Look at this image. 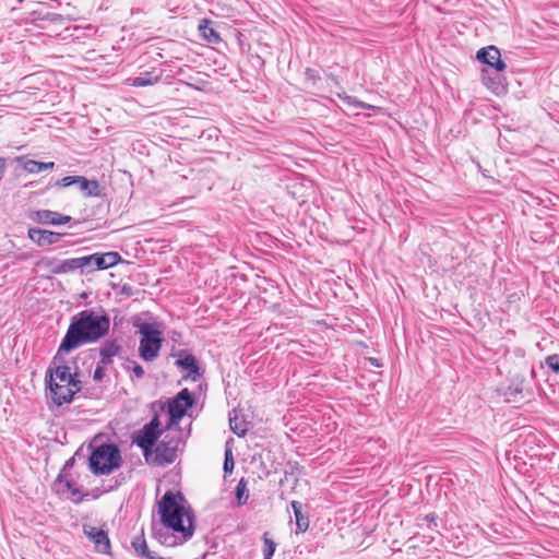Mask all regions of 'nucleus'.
<instances>
[{"instance_id":"25","label":"nucleus","mask_w":559,"mask_h":559,"mask_svg":"<svg viewBox=\"0 0 559 559\" xmlns=\"http://www.w3.org/2000/svg\"><path fill=\"white\" fill-rule=\"evenodd\" d=\"M79 264L81 274H90L95 271L92 254L79 257Z\"/></svg>"},{"instance_id":"3","label":"nucleus","mask_w":559,"mask_h":559,"mask_svg":"<svg viewBox=\"0 0 559 559\" xmlns=\"http://www.w3.org/2000/svg\"><path fill=\"white\" fill-rule=\"evenodd\" d=\"M58 357H55L52 365L46 373L48 383V396L51 402L61 406L70 403L76 392L81 390V382L76 378V373H72L67 365H58Z\"/></svg>"},{"instance_id":"1","label":"nucleus","mask_w":559,"mask_h":559,"mask_svg":"<svg viewBox=\"0 0 559 559\" xmlns=\"http://www.w3.org/2000/svg\"><path fill=\"white\" fill-rule=\"evenodd\" d=\"M110 328L108 316L94 310H83L72 317L58 354L69 353L85 344L95 343L107 335Z\"/></svg>"},{"instance_id":"4","label":"nucleus","mask_w":559,"mask_h":559,"mask_svg":"<svg viewBox=\"0 0 559 559\" xmlns=\"http://www.w3.org/2000/svg\"><path fill=\"white\" fill-rule=\"evenodd\" d=\"M90 468L96 475H106L118 468L121 455L117 445L102 444L90 456Z\"/></svg>"},{"instance_id":"13","label":"nucleus","mask_w":559,"mask_h":559,"mask_svg":"<svg viewBox=\"0 0 559 559\" xmlns=\"http://www.w3.org/2000/svg\"><path fill=\"white\" fill-rule=\"evenodd\" d=\"M62 235L51 230L39 228H31L28 230V238L38 246H47L58 242Z\"/></svg>"},{"instance_id":"30","label":"nucleus","mask_w":559,"mask_h":559,"mask_svg":"<svg viewBox=\"0 0 559 559\" xmlns=\"http://www.w3.org/2000/svg\"><path fill=\"white\" fill-rule=\"evenodd\" d=\"M545 362L549 369L559 374V355L552 354L546 357Z\"/></svg>"},{"instance_id":"34","label":"nucleus","mask_w":559,"mask_h":559,"mask_svg":"<svg viewBox=\"0 0 559 559\" xmlns=\"http://www.w3.org/2000/svg\"><path fill=\"white\" fill-rule=\"evenodd\" d=\"M93 263H94V270H105V264L103 261L102 253H93L92 254Z\"/></svg>"},{"instance_id":"17","label":"nucleus","mask_w":559,"mask_h":559,"mask_svg":"<svg viewBox=\"0 0 559 559\" xmlns=\"http://www.w3.org/2000/svg\"><path fill=\"white\" fill-rule=\"evenodd\" d=\"M160 80L159 74H155L154 72L147 71L142 73L136 78H128L126 80V84L134 87H144L158 83Z\"/></svg>"},{"instance_id":"39","label":"nucleus","mask_w":559,"mask_h":559,"mask_svg":"<svg viewBox=\"0 0 559 559\" xmlns=\"http://www.w3.org/2000/svg\"><path fill=\"white\" fill-rule=\"evenodd\" d=\"M427 519H428L429 521H432V520L435 519V515H433V514H429V515H427Z\"/></svg>"},{"instance_id":"7","label":"nucleus","mask_w":559,"mask_h":559,"mask_svg":"<svg viewBox=\"0 0 559 559\" xmlns=\"http://www.w3.org/2000/svg\"><path fill=\"white\" fill-rule=\"evenodd\" d=\"M193 404V396L188 389L181 390L169 403V415L179 419L185 416L188 408Z\"/></svg>"},{"instance_id":"10","label":"nucleus","mask_w":559,"mask_h":559,"mask_svg":"<svg viewBox=\"0 0 559 559\" xmlns=\"http://www.w3.org/2000/svg\"><path fill=\"white\" fill-rule=\"evenodd\" d=\"M178 441H160L155 449V463L170 464L177 457Z\"/></svg>"},{"instance_id":"14","label":"nucleus","mask_w":559,"mask_h":559,"mask_svg":"<svg viewBox=\"0 0 559 559\" xmlns=\"http://www.w3.org/2000/svg\"><path fill=\"white\" fill-rule=\"evenodd\" d=\"M34 219L41 224L64 225L71 221V216L49 210H39L35 212Z\"/></svg>"},{"instance_id":"27","label":"nucleus","mask_w":559,"mask_h":559,"mask_svg":"<svg viewBox=\"0 0 559 559\" xmlns=\"http://www.w3.org/2000/svg\"><path fill=\"white\" fill-rule=\"evenodd\" d=\"M522 393H523V386H522V382H521L515 385L508 386V389L504 392V396L508 401L516 402L518 396L519 395L522 396Z\"/></svg>"},{"instance_id":"9","label":"nucleus","mask_w":559,"mask_h":559,"mask_svg":"<svg viewBox=\"0 0 559 559\" xmlns=\"http://www.w3.org/2000/svg\"><path fill=\"white\" fill-rule=\"evenodd\" d=\"M477 59L497 72H502L507 68L506 63L501 60L500 50L495 46L479 49L477 51Z\"/></svg>"},{"instance_id":"31","label":"nucleus","mask_w":559,"mask_h":559,"mask_svg":"<svg viewBox=\"0 0 559 559\" xmlns=\"http://www.w3.org/2000/svg\"><path fill=\"white\" fill-rule=\"evenodd\" d=\"M234 457L230 449H226L225 451V460H224V472L226 474L231 473L234 469Z\"/></svg>"},{"instance_id":"12","label":"nucleus","mask_w":559,"mask_h":559,"mask_svg":"<svg viewBox=\"0 0 559 559\" xmlns=\"http://www.w3.org/2000/svg\"><path fill=\"white\" fill-rule=\"evenodd\" d=\"M46 265L53 274H67L76 271L80 272L79 258H71L66 260L51 259L46 261Z\"/></svg>"},{"instance_id":"15","label":"nucleus","mask_w":559,"mask_h":559,"mask_svg":"<svg viewBox=\"0 0 559 559\" xmlns=\"http://www.w3.org/2000/svg\"><path fill=\"white\" fill-rule=\"evenodd\" d=\"M76 186L87 198L103 195V189L100 188L99 182L95 179H87L83 176H76Z\"/></svg>"},{"instance_id":"32","label":"nucleus","mask_w":559,"mask_h":559,"mask_svg":"<svg viewBox=\"0 0 559 559\" xmlns=\"http://www.w3.org/2000/svg\"><path fill=\"white\" fill-rule=\"evenodd\" d=\"M76 185V176H67L56 182L57 187H70Z\"/></svg>"},{"instance_id":"11","label":"nucleus","mask_w":559,"mask_h":559,"mask_svg":"<svg viewBox=\"0 0 559 559\" xmlns=\"http://www.w3.org/2000/svg\"><path fill=\"white\" fill-rule=\"evenodd\" d=\"M85 535L94 543L96 551L110 554V540L104 530L94 526H84Z\"/></svg>"},{"instance_id":"19","label":"nucleus","mask_w":559,"mask_h":559,"mask_svg":"<svg viewBox=\"0 0 559 559\" xmlns=\"http://www.w3.org/2000/svg\"><path fill=\"white\" fill-rule=\"evenodd\" d=\"M132 547L143 559H162L155 551H151L143 536H138L132 540Z\"/></svg>"},{"instance_id":"33","label":"nucleus","mask_w":559,"mask_h":559,"mask_svg":"<svg viewBox=\"0 0 559 559\" xmlns=\"http://www.w3.org/2000/svg\"><path fill=\"white\" fill-rule=\"evenodd\" d=\"M128 369H131L135 377L139 379L144 376L143 367L136 364L135 361H129Z\"/></svg>"},{"instance_id":"8","label":"nucleus","mask_w":559,"mask_h":559,"mask_svg":"<svg viewBox=\"0 0 559 559\" xmlns=\"http://www.w3.org/2000/svg\"><path fill=\"white\" fill-rule=\"evenodd\" d=\"M53 490L68 499L73 501L81 500V491L76 487V484L66 474H60L53 483Z\"/></svg>"},{"instance_id":"22","label":"nucleus","mask_w":559,"mask_h":559,"mask_svg":"<svg viewBox=\"0 0 559 559\" xmlns=\"http://www.w3.org/2000/svg\"><path fill=\"white\" fill-rule=\"evenodd\" d=\"M199 32L209 43L216 44L221 40L219 34L211 26V22L209 20H202L200 22Z\"/></svg>"},{"instance_id":"6","label":"nucleus","mask_w":559,"mask_h":559,"mask_svg":"<svg viewBox=\"0 0 559 559\" xmlns=\"http://www.w3.org/2000/svg\"><path fill=\"white\" fill-rule=\"evenodd\" d=\"M159 435L160 430L157 417L153 418L148 424L144 425V427L138 431L134 438V442L139 448L142 449L146 461H148L151 449L157 441Z\"/></svg>"},{"instance_id":"16","label":"nucleus","mask_w":559,"mask_h":559,"mask_svg":"<svg viewBox=\"0 0 559 559\" xmlns=\"http://www.w3.org/2000/svg\"><path fill=\"white\" fill-rule=\"evenodd\" d=\"M176 364L187 371V377L191 378L195 381L200 377L199 366L194 356L190 354L180 355V358L176 361Z\"/></svg>"},{"instance_id":"2","label":"nucleus","mask_w":559,"mask_h":559,"mask_svg":"<svg viewBox=\"0 0 559 559\" xmlns=\"http://www.w3.org/2000/svg\"><path fill=\"white\" fill-rule=\"evenodd\" d=\"M158 513L165 528L180 534V542L183 543L192 537L193 513L190 507L186 506L183 496L167 491L158 502Z\"/></svg>"},{"instance_id":"36","label":"nucleus","mask_w":559,"mask_h":559,"mask_svg":"<svg viewBox=\"0 0 559 559\" xmlns=\"http://www.w3.org/2000/svg\"><path fill=\"white\" fill-rule=\"evenodd\" d=\"M163 544L167 545V546H175L177 545V542L170 537L168 538H165L164 540H160Z\"/></svg>"},{"instance_id":"18","label":"nucleus","mask_w":559,"mask_h":559,"mask_svg":"<svg viewBox=\"0 0 559 559\" xmlns=\"http://www.w3.org/2000/svg\"><path fill=\"white\" fill-rule=\"evenodd\" d=\"M19 162L22 163L23 169L29 174H38L45 170H51L55 167L53 162L44 163L34 159L24 160L22 157L19 158Z\"/></svg>"},{"instance_id":"23","label":"nucleus","mask_w":559,"mask_h":559,"mask_svg":"<svg viewBox=\"0 0 559 559\" xmlns=\"http://www.w3.org/2000/svg\"><path fill=\"white\" fill-rule=\"evenodd\" d=\"M120 352V346L116 342H106L100 348V356L103 364L111 362L112 357L117 356Z\"/></svg>"},{"instance_id":"37","label":"nucleus","mask_w":559,"mask_h":559,"mask_svg":"<svg viewBox=\"0 0 559 559\" xmlns=\"http://www.w3.org/2000/svg\"><path fill=\"white\" fill-rule=\"evenodd\" d=\"M102 377V369L98 367L96 370H95V373H94V378L95 379H98Z\"/></svg>"},{"instance_id":"5","label":"nucleus","mask_w":559,"mask_h":559,"mask_svg":"<svg viewBox=\"0 0 559 559\" xmlns=\"http://www.w3.org/2000/svg\"><path fill=\"white\" fill-rule=\"evenodd\" d=\"M138 332L141 334L139 355L145 361L155 360L164 342L163 332L158 325L152 323H141L138 325Z\"/></svg>"},{"instance_id":"24","label":"nucleus","mask_w":559,"mask_h":559,"mask_svg":"<svg viewBox=\"0 0 559 559\" xmlns=\"http://www.w3.org/2000/svg\"><path fill=\"white\" fill-rule=\"evenodd\" d=\"M236 498L240 506L246 504L249 499V490L243 479H241L236 487Z\"/></svg>"},{"instance_id":"38","label":"nucleus","mask_w":559,"mask_h":559,"mask_svg":"<svg viewBox=\"0 0 559 559\" xmlns=\"http://www.w3.org/2000/svg\"><path fill=\"white\" fill-rule=\"evenodd\" d=\"M370 361L372 365L379 367L380 365L378 364V360L376 358H370Z\"/></svg>"},{"instance_id":"29","label":"nucleus","mask_w":559,"mask_h":559,"mask_svg":"<svg viewBox=\"0 0 559 559\" xmlns=\"http://www.w3.org/2000/svg\"><path fill=\"white\" fill-rule=\"evenodd\" d=\"M344 102L350 106V107H354V108H361V109H379L378 107L376 106H372V105H369V104H366L364 102H360L358 100L357 98L355 97H352V96H346L344 98Z\"/></svg>"},{"instance_id":"20","label":"nucleus","mask_w":559,"mask_h":559,"mask_svg":"<svg viewBox=\"0 0 559 559\" xmlns=\"http://www.w3.org/2000/svg\"><path fill=\"white\" fill-rule=\"evenodd\" d=\"M229 427L234 433L241 437L245 436L249 429V423L239 416L236 411H233V415H229Z\"/></svg>"},{"instance_id":"28","label":"nucleus","mask_w":559,"mask_h":559,"mask_svg":"<svg viewBox=\"0 0 559 559\" xmlns=\"http://www.w3.org/2000/svg\"><path fill=\"white\" fill-rule=\"evenodd\" d=\"M263 557L264 559H271L274 555L276 544L269 538L267 533H264L263 535Z\"/></svg>"},{"instance_id":"21","label":"nucleus","mask_w":559,"mask_h":559,"mask_svg":"<svg viewBox=\"0 0 559 559\" xmlns=\"http://www.w3.org/2000/svg\"><path fill=\"white\" fill-rule=\"evenodd\" d=\"M292 508H293V511H294V514H295V519H296V526H297V532L298 533H304L308 530L309 527V519L307 515H305L301 511L302 509V506L300 502L298 501H292Z\"/></svg>"},{"instance_id":"26","label":"nucleus","mask_w":559,"mask_h":559,"mask_svg":"<svg viewBox=\"0 0 559 559\" xmlns=\"http://www.w3.org/2000/svg\"><path fill=\"white\" fill-rule=\"evenodd\" d=\"M105 270L117 265L121 261V257L118 252H104L102 253Z\"/></svg>"},{"instance_id":"35","label":"nucleus","mask_w":559,"mask_h":559,"mask_svg":"<svg viewBox=\"0 0 559 559\" xmlns=\"http://www.w3.org/2000/svg\"><path fill=\"white\" fill-rule=\"evenodd\" d=\"M5 168H7V162L3 157H0V180L4 176Z\"/></svg>"}]
</instances>
